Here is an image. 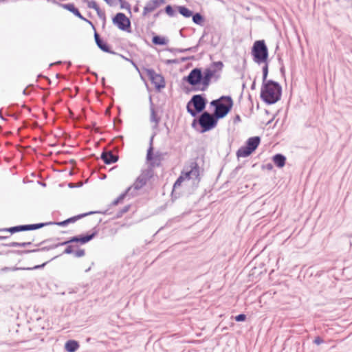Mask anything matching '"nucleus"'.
Returning a JSON list of instances; mask_svg holds the SVG:
<instances>
[{
  "label": "nucleus",
  "mask_w": 352,
  "mask_h": 352,
  "mask_svg": "<svg viewBox=\"0 0 352 352\" xmlns=\"http://www.w3.org/2000/svg\"><path fill=\"white\" fill-rule=\"evenodd\" d=\"M104 1L109 6H116L117 5V0H104Z\"/></svg>",
  "instance_id": "nucleus-53"
},
{
  "label": "nucleus",
  "mask_w": 352,
  "mask_h": 352,
  "mask_svg": "<svg viewBox=\"0 0 352 352\" xmlns=\"http://www.w3.org/2000/svg\"><path fill=\"white\" fill-rule=\"evenodd\" d=\"M58 257H59V256H55L54 257H52V258H50V260L44 262L42 264H40V265H34L33 267H22V270L23 271H30V270H41V269H43L45 267V265L47 264H48L50 262H51L52 261L57 258Z\"/></svg>",
  "instance_id": "nucleus-31"
},
{
  "label": "nucleus",
  "mask_w": 352,
  "mask_h": 352,
  "mask_svg": "<svg viewBox=\"0 0 352 352\" xmlns=\"http://www.w3.org/2000/svg\"><path fill=\"white\" fill-rule=\"evenodd\" d=\"M150 111H151L150 121L151 122H155L156 124H157L160 121V117L157 116V113L155 111V108H151V109H150Z\"/></svg>",
  "instance_id": "nucleus-36"
},
{
  "label": "nucleus",
  "mask_w": 352,
  "mask_h": 352,
  "mask_svg": "<svg viewBox=\"0 0 352 352\" xmlns=\"http://www.w3.org/2000/svg\"><path fill=\"white\" fill-rule=\"evenodd\" d=\"M324 342V339L320 336H316L314 340H313V343L316 345H320Z\"/></svg>",
  "instance_id": "nucleus-49"
},
{
  "label": "nucleus",
  "mask_w": 352,
  "mask_h": 352,
  "mask_svg": "<svg viewBox=\"0 0 352 352\" xmlns=\"http://www.w3.org/2000/svg\"><path fill=\"white\" fill-rule=\"evenodd\" d=\"M283 89L281 85L270 79L267 82H262L260 98L267 105H272L280 100Z\"/></svg>",
  "instance_id": "nucleus-3"
},
{
  "label": "nucleus",
  "mask_w": 352,
  "mask_h": 352,
  "mask_svg": "<svg viewBox=\"0 0 352 352\" xmlns=\"http://www.w3.org/2000/svg\"><path fill=\"white\" fill-rule=\"evenodd\" d=\"M162 13H164V10H163V9H161L158 12H157L155 14H154L153 18L156 19V18L159 17L160 16V14H162Z\"/></svg>",
  "instance_id": "nucleus-60"
},
{
  "label": "nucleus",
  "mask_w": 352,
  "mask_h": 352,
  "mask_svg": "<svg viewBox=\"0 0 352 352\" xmlns=\"http://www.w3.org/2000/svg\"><path fill=\"white\" fill-rule=\"evenodd\" d=\"M109 208L110 207L109 206V208L104 210H95V211H89V212H85L86 216H89V215L94 214H111V212H109Z\"/></svg>",
  "instance_id": "nucleus-41"
},
{
  "label": "nucleus",
  "mask_w": 352,
  "mask_h": 352,
  "mask_svg": "<svg viewBox=\"0 0 352 352\" xmlns=\"http://www.w3.org/2000/svg\"><path fill=\"white\" fill-rule=\"evenodd\" d=\"M165 64L166 65H171V64H179L180 63V61L178 58L175 59H168L164 61Z\"/></svg>",
  "instance_id": "nucleus-51"
},
{
  "label": "nucleus",
  "mask_w": 352,
  "mask_h": 352,
  "mask_svg": "<svg viewBox=\"0 0 352 352\" xmlns=\"http://www.w3.org/2000/svg\"><path fill=\"white\" fill-rule=\"evenodd\" d=\"M34 241V239H32L30 241L26 242H10L8 243H0V248L1 247H20V248H25L28 246L32 245V243Z\"/></svg>",
  "instance_id": "nucleus-24"
},
{
  "label": "nucleus",
  "mask_w": 352,
  "mask_h": 352,
  "mask_svg": "<svg viewBox=\"0 0 352 352\" xmlns=\"http://www.w3.org/2000/svg\"><path fill=\"white\" fill-rule=\"evenodd\" d=\"M280 72L281 74V75L285 77V65H281L280 67Z\"/></svg>",
  "instance_id": "nucleus-61"
},
{
  "label": "nucleus",
  "mask_w": 352,
  "mask_h": 352,
  "mask_svg": "<svg viewBox=\"0 0 352 352\" xmlns=\"http://www.w3.org/2000/svg\"><path fill=\"white\" fill-rule=\"evenodd\" d=\"M95 43L97 45V47L103 52L109 53L113 55H117L118 53L113 51L111 50V47L110 45L105 41L98 34L97 31H95V33L94 34Z\"/></svg>",
  "instance_id": "nucleus-14"
},
{
  "label": "nucleus",
  "mask_w": 352,
  "mask_h": 352,
  "mask_svg": "<svg viewBox=\"0 0 352 352\" xmlns=\"http://www.w3.org/2000/svg\"><path fill=\"white\" fill-rule=\"evenodd\" d=\"M210 45L212 47H216L217 45V44H218V41H215L214 38V36H212V38L210 39Z\"/></svg>",
  "instance_id": "nucleus-59"
},
{
  "label": "nucleus",
  "mask_w": 352,
  "mask_h": 352,
  "mask_svg": "<svg viewBox=\"0 0 352 352\" xmlns=\"http://www.w3.org/2000/svg\"><path fill=\"white\" fill-rule=\"evenodd\" d=\"M131 208V205L129 204V205H126L125 206H124L122 209L119 210L116 214H115V216L113 217V219H119V218H121L122 217V215L127 212Z\"/></svg>",
  "instance_id": "nucleus-37"
},
{
  "label": "nucleus",
  "mask_w": 352,
  "mask_h": 352,
  "mask_svg": "<svg viewBox=\"0 0 352 352\" xmlns=\"http://www.w3.org/2000/svg\"><path fill=\"white\" fill-rule=\"evenodd\" d=\"M111 143L113 145V148L116 151H119L124 146V140L122 135H118L111 140Z\"/></svg>",
  "instance_id": "nucleus-28"
},
{
  "label": "nucleus",
  "mask_w": 352,
  "mask_h": 352,
  "mask_svg": "<svg viewBox=\"0 0 352 352\" xmlns=\"http://www.w3.org/2000/svg\"><path fill=\"white\" fill-rule=\"evenodd\" d=\"M210 85L204 69L195 67L182 78L181 88L186 94H189L191 91H205Z\"/></svg>",
  "instance_id": "nucleus-2"
},
{
  "label": "nucleus",
  "mask_w": 352,
  "mask_h": 352,
  "mask_svg": "<svg viewBox=\"0 0 352 352\" xmlns=\"http://www.w3.org/2000/svg\"><path fill=\"white\" fill-rule=\"evenodd\" d=\"M262 169H267L268 170H272L274 168L273 164L272 163H267L266 164L262 165Z\"/></svg>",
  "instance_id": "nucleus-52"
},
{
  "label": "nucleus",
  "mask_w": 352,
  "mask_h": 352,
  "mask_svg": "<svg viewBox=\"0 0 352 352\" xmlns=\"http://www.w3.org/2000/svg\"><path fill=\"white\" fill-rule=\"evenodd\" d=\"M155 135V133H153L149 140V146L146 151V154H148V157L151 156V154L154 151L153 142V138H154Z\"/></svg>",
  "instance_id": "nucleus-44"
},
{
  "label": "nucleus",
  "mask_w": 352,
  "mask_h": 352,
  "mask_svg": "<svg viewBox=\"0 0 352 352\" xmlns=\"http://www.w3.org/2000/svg\"><path fill=\"white\" fill-rule=\"evenodd\" d=\"M118 56H120L122 58H123L124 60L129 62V64H132L133 66L135 67V69L138 72V73L140 74V78L145 82V84L147 85V83H146V78H144V76L141 73V71H140V69L139 68L138 65L136 64V63L133 60V59H131V58H126V56H124V55L122 54H117Z\"/></svg>",
  "instance_id": "nucleus-32"
},
{
  "label": "nucleus",
  "mask_w": 352,
  "mask_h": 352,
  "mask_svg": "<svg viewBox=\"0 0 352 352\" xmlns=\"http://www.w3.org/2000/svg\"><path fill=\"white\" fill-rule=\"evenodd\" d=\"M153 176V170L148 167L146 169L142 171V173L137 177L135 182L133 184L135 190H139L146 184L148 180Z\"/></svg>",
  "instance_id": "nucleus-13"
},
{
  "label": "nucleus",
  "mask_w": 352,
  "mask_h": 352,
  "mask_svg": "<svg viewBox=\"0 0 352 352\" xmlns=\"http://www.w3.org/2000/svg\"><path fill=\"white\" fill-rule=\"evenodd\" d=\"M261 138L260 136H253L249 138L244 145L241 146L236 151V155L238 158L248 157L251 155L258 147L261 144Z\"/></svg>",
  "instance_id": "nucleus-8"
},
{
  "label": "nucleus",
  "mask_w": 352,
  "mask_h": 352,
  "mask_svg": "<svg viewBox=\"0 0 352 352\" xmlns=\"http://www.w3.org/2000/svg\"><path fill=\"white\" fill-rule=\"evenodd\" d=\"M30 253H34V249L32 250H0V255H9V254H16V255H24Z\"/></svg>",
  "instance_id": "nucleus-23"
},
{
  "label": "nucleus",
  "mask_w": 352,
  "mask_h": 352,
  "mask_svg": "<svg viewBox=\"0 0 352 352\" xmlns=\"http://www.w3.org/2000/svg\"><path fill=\"white\" fill-rule=\"evenodd\" d=\"M96 12L97 13L98 16L103 21L102 26L104 27L105 25V23H106V19H107L104 11L102 10L100 8L98 10H96Z\"/></svg>",
  "instance_id": "nucleus-43"
},
{
  "label": "nucleus",
  "mask_w": 352,
  "mask_h": 352,
  "mask_svg": "<svg viewBox=\"0 0 352 352\" xmlns=\"http://www.w3.org/2000/svg\"><path fill=\"white\" fill-rule=\"evenodd\" d=\"M87 217V216H86V213L85 212V213H82V214H79L71 217H69L65 220L61 221H50V222L51 223V225H56V226H58L60 227H65V226H68L69 223H74L76 221H77L78 220H79L83 217Z\"/></svg>",
  "instance_id": "nucleus-21"
},
{
  "label": "nucleus",
  "mask_w": 352,
  "mask_h": 352,
  "mask_svg": "<svg viewBox=\"0 0 352 352\" xmlns=\"http://www.w3.org/2000/svg\"><path fill=\"white\" fill-rule=\"evenodd\" d=\"M100 159L103 161L105 164H112L117 162L119 160V156L118 155L113 154L110 151L104 150L101 155Z\"/></svg>",
  "instance_id": "nucleus-20"
},
{
  "label": "nucleus",
  "mask_w": 352,
  "mask_h": 352,
  "mask_svg": "<svg viewBox=\"0 0 352 352\" xmlns=\"http://www.w3.org/2000/svg\"><path fill=\"white\" fill-rule=\"evenodd\" d=\"M126 192H122L118 197L120 200L121 202L125 199L126 197Z\"/></svg>",
  "instance_id": "nucleus-62"
},
{
  "label": "nucleus",
  "mask_w": 352,
  "mask_h": 352,
  "mask_svg": "<svg viewBox=\"0 0 352 352\" xmlns=\"http://www.w3.org/2000/svg\"><path fill=\"white\" fill-rule=\"evenodd\" d=\"M166 50L175 54L176 53H178L179 48L167 47Z\"/></svg>",
  "instance_id": "nucleus-56"
},
{
  "label": "nucleus",
  "mask_w": 352,
  "mask_h": 352,
  "mask_svg": "<svg viewBox=\"0 0 352 352\" xmlns=\"http://www.w3.org/2000/svg\"><path fill=\"white\" fill-rule=\"evenodd\" d=\"M272 160L277 168H282L285 166L287 157L282 153H276L272 156Z\"/></svg>",
  "instance_id": "nucleus-22"
},
{
  "label": "nucleus",
  "mask_w": 352,
  "mask_h": 352,
  "mask_svg": "<svg viewBox=\"0 0 352 352\" xmlns=\"http://www.w3.org/2000/svg\"><path fill=\"white\" fill-rule=\"evenodd\" d=\"M192 21L194 23L199 25L200 26H203L205 22V16L201 14L200 12H194L191 16Z\"/></svg>",
  "instance_id": "nucleus-30"
},
{
  "label": "nucleus",
  "mask_w": 352,
  "mask_h": 352,
  "mask_svg": "<svg viewBox=\"0 0 352 352\" xmlns=\"http://www.w3.org/2000/svg\"><path fill=\"white\" fill-rule=\"evenodd\" d=\"M120 3L121 9H126L129 13L131 15V8L129 3L126 1L125 0H117V3Z\"/></svg>",
  "instance_id": "nucleus-38"
},
{
  "label": "nucleus",
  "mask_w": 352,
  "mask_h": 352,
  "mask_svg": "<svg viewBox=\"0 0 352 352\" xmlns=\"http://www.w3.org/2000/svg\"><path fill=\"white\" fill-rule=\"evenodd\" d=\"M3 232H8L11 234L16 233V229L15 226L10 227V228H3Z\"/></svg>",
  "instance_id": "nucleus-50"
},
{
  "label": "nucleus",
  "mask_w": 352,
  "mask_h": 352,
  "mask_svg": "<svg viewBox=\"0 0 352 352\" xmlns=\"http://www.w3.org/2000/svg\"><path fill=\"white\" fill-rule=\"evenodd\" d=\"M80 19L87 23L89 25L93 23L92 21H91L90 20L86 19L85 17H84L82 15V17H80Z\"/></svg>",
  "instance_id": "nucleus-63"
},
{
  "label": "nucleus",
  "mask_w": 352,
  "mask_h": 352,
  "mask_svg": "<svg viewBox=\"0 0 352 352\" xmlns=\"http://www.w3.org/2000/svg\"><path fill=\"white\" fill-rule=\"evenodd\" d=\"M99 230L100 229L98 228V226L97 225L92 228L91 233L86 232L78 235H75L69 237L67 240L64 241L39 248L41 245L45 244L49 241H58L60 238H49L45 239L38 243L33 245L34 247H37V248L34 249V253L38 252L50 251L51 250L56 249L60 246L66 245L67 247V245H74V244L85 245L91 241L93 239H94L98 235Z\"/></svg>",
  "instance_id": "nucleus-1"
},
{
  "label": "nucleus",
  "mask_w": 352,
  "mask_h": 352,
  "mask_svg": "<svg viewBox=\"0 0 352 352\" xmlns=\"http://www.w3.org/2000/svg\"><path fill=\"white\" fill-rule=\"evenodd\" d=\"M15 228L16 229V232L28 231V224L15 226Z\"/></svg>",
  "instance_id": "nucleus-47"
},
{
  "label": "nucleus",
  "mask_w": 352,
  "mask_h": 352,
  "mask_svg": "<svg viewBox=\"0 0 352 352\" xmlns=\"http://www.w3.org/2000/svg\"><path fill=\"white\" fill-rule=\"evenodd\" d=\"M142 70L146 74L157 92H160L162 89L165 88L166 81L162 74H157L153 68L142 67Z\"/></svg>",
  "instance_id": "nucleus-9"
},
{
  "label": "nucleus",
  "mask_w": 352,
  "mask_h": 352,
  "mask_svg": "<svg viewBox=\"0 0 352 352\" xmlns=\"http://www.w3.org/2000/svg\"><path fill=\"white\" fill-rule=\"evenodd\" d=\"M213 113L219 120L224 118L232 110L234 102L230 96H221L210 102Z\"/></svg>",
  "instance_id": "nucleus-5"
},
{
  "label": "nucleus",
  "mask_w": 352,
  "mask_h": 352,
  "mask_svg": "<svg viewBox=\"0 0 352 352\" xmlns=\"http://www.w3.org/2000/svg\"><path fill=\"white\" fill-rule=\"evenodd\" d=\"M51 226V223L50 221L45 222V223H32V224H28V230H35L40 228H42L45 226Z\"/></svg>",
  "instance_id": "nucleus-34"
},
{
  "label": "nucleus",
  "mask_w": 352,
  "mask_h": 352,
  "mask_svg": "<svg viewBox=\"0 0 352 352\" xmlns=\"http://www.w3.org/2000/svg\"><path fill=\"white\" fill-rule=\"evenodd\" d=\"M22 270V267H3L0 269V272H15Z\"/></svg>",
  "instance_id": "nucleus-40"
},
{
  "label": "nucleus",
  "mask_w": 352,
  "mask_h": 352,
  "mask_svg": "<svg viewBox=\"0 0 352 352\" xmlns=\"http://www.w3.org/2000/svg\"><path fill=\"white\" fill-rule=\"evenodd\" d=\"M152 43L155 45L164 46L166 45L168 43V39L163 36L156 34L153 32Z\"/></svg>",
  "instance_id": "nucleus-26"
},
{
  "label": "nucleus",
  "mask_w": 352,
  "mask_h": 352,
  "mask_svg": "<svg viewBox=\"0 0 352 352\" xmlns=\"http://www.w3.org/2000/svg\"><path fill=\"white\" fill-rule=\"evenodd\" d=\"M184 172H182L181 175L177 178L175 182L173 189L171 191L170 197L171 201H174L177 199L182 196V192L178 190V188L181 186L182 182L184 181L185 177L183 176Z\"/></svg>",
  "instance_id": "nucleus-18"
},
{
  "label": "nucleus",
  "mask_w": 352,
  "mask_h": 352,
  "mask_svg": "<svg viewBox=\"0 0 352 352\" xmlns=\"http://www.w3.org/2000/svg\"><path fill=\"white\" fill-rule=\"evenodd\" d=\"M175 8L177 12L185 18H190L193 14V11L186 6H176Z\"/></svg>",
  "instance_id": "nucleus-29"
},
{
  "label": "nucleus",
  "mask_w": 352,
  "mask_h": 352,
  "mask_svg": "<svg viewBox=\"0 0 352 352\" xmlns=\"http://www.w3.org/2000/svg\"><path fill=\"white\" fill-rule=\"evenodd\" d=\"M199 49V47L197 45H195V46L190 47L187 48L188 52H196Z\"/></svg>",
  "instance_id": "nucleus-55"
},
{
  "label": "nucleus",
  "mask_w": 352,
  "mask_h": 352,
  "mask_svg": "<svg viewBox=\"0 0 352 352\" xmlns=\"http://www.w3.org/2000/svg\"><path fill=\"white\" fill-rule=\"evenodd\" d=\"M80 244H74V245H67L63 252L59 254L58 256H62L63 254H74V256L76 258H80L85 255V249L80 248Z\"/></svg>",
  "instance_id": "nucleus-16"
},
{
  "label": "nucleus",
  "mask_w": 352,
  "mask_h": 352,
  "mask_svg": "<svg viewBox=\"0 0 352 352\" xmlns=\"http://www.w3.org/2000/svg\"><path fill=\"white\" fill-rule=\"evenodd\" d=\"M167 152H160L157 151L154 153V151L151 154V156L148 157V154H146V160L148 164L149 168L151 170H153L155 167H159L162 166V162L164 160V156L167 155Z\"/></svg>",
  "instance_id": "nucleus-12"
},
{
  "label": "nucleus",
  "mask_w": 352,
  "mask_h": 352,
  "mask_svg": "<svg viewBox=\"0 0 352 352\" xmlns=\"http://www.w3.org/2000/svg\"><path fill=\"white\" fill-rule=\"evenodd\" d=\"M247 319V316L245 314H239L234 316V320L236 322H244Z\"/></svg>",
  "instance_id": "nucleus-46"
},
{
  "label": "nucleus",
  "mask_w": 352,
  "mask_h": 352,
  "mask_svg": "<svg viewBox=\"0 0 352 352\" xmlns=\"http://www.w3.org/2000/svg\"><path fill=\"white\" fill-rule=\"evenodd\" d=\"M79 347L80 344L76 340H68L64 345V349L67 352H76Z\"/></svg>",
  "instance_id": "nucleus-25"
},
{
  "label": "nucleus",
  "mask_w": 352,
  "mask_h": 352,
  "mask_svg": "<svg viewBox=\"0 0 352 352\" xmlns=\"http://www.w3.org/2000/svg\"><path fill=\"white\" fill-rule=\"evenodd\" d=\"M263 267V264H260L259 267H254L251 270V275H261L263 273V271L261 270Z\"/></svg>",
  "instance_id": "nucleus-42"
},
{
  "label": "nucleus",
  "mask_w": 352,
  "mask_h": 352,
  "mask_svg": "<svg viewBox=\"0 0 352 352\" xmlns=\"http://www.w3.org/2000/svg\"><path fill=\"white\" fill-rule=\"evenodd\" d=\"M189 167L190 170L184 172L183 176L185 177V179H190L192 175L194 176L195 179L197 181L198 184L201 181L200 168L198 163L195 160L192 161L190 163Z\"/></svg>",
  "instance_id": "nucleus-15"
},
{
  "label": "nucleus",
  "mask_w": 352,
  "mask_h": 352,
  "mask_svg": "<svg viewBox=\"0 0 352 352\" xmlns=\"http://www.w3.org/2000/svg\"><path fill=\"white\" fill-rule=\"evenodd\" d=\"M208 34V32L206 30V29H205L204 30V32H203V34L202 36H201V38L199 39L197 45H198V47H199L201 45H203L204 43H206V41L204 40V37L206 36Z\"/></svg>",
  "instance_id": "nucleus-45"
},
{
  "label": "nucleus",
  "mask_w": 352,
  "mask_h": 352,
  "mask_svg": "<svg viewBox=\"0 0 352 352\" xmlns=\"http://www.w3.org/2000/svg\"><path fill=\"white\" fill-rule=\"evenodd\" d=\"M164 12L170 17H174L177 15L176 10L174 7L170 4L167 5L164 9Z\"/></svg>",
  "instance_id": "nucleus-35"
},
{
  "label": "nucleus",
  "mask_w": 352,
  "mask_h": 352,
  "mask_svg": "<svg viewBox=\"0 0 352 352\" xmlns=\"http://www.w3.org/2000/svg\"><path fill=\"white\" fill-rule=\"evenodd\" d=\"M241 121V116L239 114H236L233 118L234 124H236Z\"/></svg>",
  "instance_id": "nucleus-57"
},
{
  "label": "nucleus",
  "mask_w": 352,
  "mask_h": 352,
  "mask_svg": "<svg viewBox=\"0 0 352 352\" xmlns=\"http://www.w3.org/2000/svg\"><path fill=\"white\" fill-rule=\"evenodd\" d=\"M277 60H278V62L279 63V65L281 66V65H284V63H283V60L282 59V54H277Z\"/></svg>",
  "instance_id": "nucleus-58"
},
{
  "label": "nucleus",
  "mask_w": 352,
  "mask_h": 352,
  "mask_svg": "<svg viewBox=\"0 0 352 352\" xmlns=\"http://www.w3.org/2000/svg\"><path fill=\"white\" fill-rule=\"evenodd\" d=\"M166 0H149L146 2L144 7L142 16H145L158 8L160 6L165 4Z\"/></svg>",
  "instance_id": "nucleus-17"
},
{
  "label": "nucleus",
  "mask_w": 352,
  "mask_h": 352,
  "mask_svg": "<svg viewBox=\"0 0 352 352\" xmlns=\"http://www.w3.org/2000/svg\"><path fill=\"white\" fill-rule=\"evenodd\" d=\"M7 115H8V116H12V117H13L15 120H18V119H19V114H18V115H15V114L11 113H10V111H8V112L7 113Z\"/></svg>",
  "instance_id": "nucleus-64"
},
{
  "label": "nucleus",
  "mask_w": 352,
  "mask_h": 352,
  "mask_svg": "<svg viewBox=\"0 0 352 352\" xmlns=\"http://www.w3.org/2000/svg\"><path fill=\"white\" fill-rule=\"evenodd\" d=\"M208 100L204 94L193 95L186 104V111L192 117L206 111Z\"/></svg>",
  "instance_id": "nucleus-6"
},
{
  "label": "nucleus",
  "mask_w": 352,
  "mask_h": 352,
  "mask_svg": "<svg viewBox=\"0 0 352 352\" xmlns=\"http://www.w3.org/2000/svg\"><path fill=\"white\" fill-rule=\"evenodd\" d=\"M251 56L253 61L261 65L269 60V50L265 40H257L254 42L251 47Z\"/></svg>",
  "instance_id": "nucleus-7"
},
{
  "label": "nucleus",
  "mask_w": 352,
  "mask_h": 352,
  "mask_svg": "<svg viewBox=\"0 0 352 352\" xmlns=\"http://www.w3.org/2000/svg\"><path fill=\"white\" fill-rule=\"evenodd\" d=\"M223 67V63L219 60L212 62L209 67L204 69L210 84H211L212 80H214V82H217L221 78L219 72L222 71Z\"/></svg>",
  "instance_id": "nucleus-10"
},
{
  "label": "nucleus",
  "mask_w": 352,
  "mask_h": 352,
  "mask_svg": "<svg viewBox=\"0 0 352 352\" xmlns=\"http://www.w3.org/2000/svg\"><path fill=\"white\" fill-rule=\"evenodd\" d=\"M241 165H239L237 166L230 174V179H234L237 173H238V171L241 168Z\"/></svg>",
  "instance_id": "nucleus-48"
},
{
  "label": "nucleus",
  "mask_w": 352,
  "mask_h": 352,
  "mask_svg": "<svg viewBox=\"0 0 352 352\" xmlns=\"http://www.w3.org/2000/svg\"><path fill=\"white\" fill-rule=\"evenodd\" d=\"M112 23L120 30L131 33V22L129 17H127L123 12H118L112 17Z\"/></svg>",
  "instance_id": "nucleus-11"
},
{
  "label": "nucleus",
  "mask_w": 352,
  "mask_h": 352,
  "mask_svg": "<svg viewBox=\"0 0 352 352\" xmlns=\"http://www.w3.org/2000/svg\"><path fill=\"white\" fill-rule=\"evenodd\" d=\"M83 3H86L87 4V7L89 8H91V9H94L95 10H98V8H100L99 6L97 4V3L96 2V1L94 0H81Z\"/></svg>",
  "instance_id": "nucleus-39"
},
{
  "label": "nucleus",
  "mask_w": 352,
  "mask_h": 352,
  "mask_svg": "<svg viewBox=\"0 0 352 352\" xmlns=\"http://www.w3.org/2000/svg\"><path fill=\"white\" fill-rule=\"evenodd\" d=\"M88 287H89L88 284H78V285H76L74 287H69L68 289V293L69 294L80 293V294H84L86 293Z\"/></svg>",
  "instance_id": "nucleus-27"
},
{
  "label": "nucleus",
  "mask_w": 352,
  "mask_h": 352,
  "mask_svg": "<svg viewBox=\"0 0 352 352\" xmlns=\"http://www.w3.org/2000/svg\"><path fill=\"white\" fill-rule=\"evenodd\" d=\"M120 203H121L120 200L117 197L109 205V207L114 206L118 205Z\"/></svg>",
  "instance_id": "nucleus-54"
},
{
  "label": "nucleus",
  "mask_w": 352,
  "mask_h": 352,
  "mask_svg": "<svg viewBox=\"0 0 352 352\" xmlns=\"http://www.w3.org/2000/svg\"><path fill=\"white\" fill-rule=\"evenodd\" d=\"M193 118L191 126L201 133L214 129L217 126L219 121L218 118L213 113H210L208 111L199 113Z\"/></svg>",
  "instance_id": "nucleus-4"
},
{
  "label": "nucleus",
  "mask_w": 352,
  "mask_h": 352,
  "mask_svg": "<svg viewBox=\"0 0 352 352\" xmlns=\"http://www.w3.org/2000/svg\"><path fill=\"white\" fill-rule=\"evenodd\" d=\"M263 66L262 67V82H268L267 76L269 73V64H270V60L265 61V63H263Z\"/></svg>",
  "instance_id": "nucleus-33"
},
{
  "label": "nucleus",
  "mask_w": 352,
  "mask_h": 352,
  "mask_svg": "<svg viewBox=\"0 0 352 352\" xmlns=\"http://www.w3.org/2000/svg\"><path fill=\"white\" fill-rule=\"evenodd\" d=\"M52 3L54 4H56L58 6L63 8V9L70 12L75 16L78 17V19H80V17H82V14L80 12L78 8H76V6L74 5V3H62L57 1L56 0H52Z\"/></svg>",
  "instance_id": "nucleus-19"
}]
</instances>
